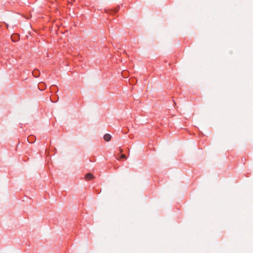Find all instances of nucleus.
I'll use <instances>...</instances> for the list:
<instances>
[{"instance_id": "f257e3e1", "label": "nucleus", "mask_w": 253, "mask_h": 253, "mask_svg": "<svg viewBox=\"0 0 253 253\" xmlns=\"http://www.w3.org/2000/svg\"><path fill=\"white\" fill-rule=\"evenodd\" d=\"M20 36L17 34H13L11 36V39L13 42H16L19 41Z\"/></svg>"}, {"instance_id": "f03ea898", "label": "nucleus", "mask_w": 253, "mask_h": 253, "mask_svg": "<svg viewBox=\"0 0 253 253\" xmlns=\"http://www.w3.org/2000/svg\"><path fill=\"white\" fill-rule=\"evenodd\" d=\"M104 139L106 141H109L111 139V136L109 134H106L104 136Z\"/></svg>"}, {"instance_id": "7ed1b4c3", "label": "nucleus", "mask_w": 253, "mask_h": 253, "mask_svg": "<svg viewBox=\"0 0 253 253\" xmlns=\"http://www.w3.org/2000/svg\"><path fill=\"white\" fill-rule=\"evenodd\" d=\"M93 178V175L91 173H87L85 175V178L87 180H91Z\"/></svg>"}, {"instance_id": "20e7f679", "label": "nucleus", "mask_w": 253, "mask_h": 253, "mask_svg": "<svg viewBox=\"0 0 253 253\" xmlns=\"http://www.w3.org/2000/svg\"><path fill=\"white\" fill-rule=\"evenodd\" d=\"M43 85V84L42 83H40L39 84V88L41 90H43V87H42V85Z\"/></svg>"}, {"instance_id": "39448f33", "label": "nucleus", "mask_w": 253, "mask_h": 253, "mask_svg": "<svg viewBox=\"0 0 253 253\" xmlns=\"http://www.w3.org/2000/svg\"><path fill=\"white\" fill-rule=\"evenodd\" d=\"M121 159H126V156L125 154H122L121 156Z\"/></svg>"}, {"instance_id": "423d86ee", "label": "nucleus", "mask_w": 253, "mask_h": 253, "mask_svg": "<svg viewBox=\"0 0 253 253\" xmlns=\"http://www.w3.org/2000/svg\"><path fill=\"white\" fill-rule=\"evenodd\" d=\"M34 73H37V74H38V71H34L33 74H34Z\"/></svg>"}, {"instance_id": "0eeeda50", "label": "nucleus", "mask_w": 253, "mask_h": 253, "mask_svg": "<svg viewBox=\"0 0 253 253\" xmlns=\"http://www.w3.org/2000/svg\"><path fill=\"white\" fill-rule=\"evenodd\" d=\"M42 87H43V89L44 88V86H43V85H42Z\"/></svg>"}]
</instances>
